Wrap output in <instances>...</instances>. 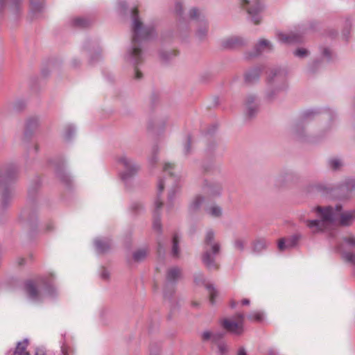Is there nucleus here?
Returning a JSON list of instances; mask_svg holds the SVG:
<instances>
[{
    "mask_svg": "<svg viewBox=\"0 0 355 355\" xmlns=\"http://www.w3.org/2000/svg\"><path fill=\"white\" fill-rule=\"evenodd\" d=\"M164 183L162 180H160L158 183L159 192L161 193L164 190Z\"/></svg>",
    "mask_w": 355,
    "mask_h": 355,
    "instance_id": "41",
    "label": "nucleus"
},
{
    "mask_svg": "<svg viewBox=\"0 0 355 355\" xmlns=\"http://www.w3.org/2000/svg\"><path fill=\"white\" fill-rule=\"evenodd\" d=\"M324 53L327 55L329 53V52H328V51L327 49H325L324 51Z\"/></svg>",
    "mask_w": 355,
    "mask_h": 355,
    "instance_id": "49",
    "label": "nucleus"
},
{
    "mask_svg": "<svg viewBox=\"0 0 355 355\" xmlns=\"http://www.w3.org/2000/svg\"><path fill=\"white\" fill-rule=\"evenodd\" d=\"M212 331H205L202 333V340L203 341L211 340Z\"/></svg>",
    "mask_w": 355,
    "mask_h": 355,
    "instance_id": "28",
    "label": "nucleus"
},
{
    "mask_svg": "<svg viewBox=\"0 0 355 355\" xmlns=\"http://www.w3.org/2000/svg\"><path fill=\"white\" fill-rule=\"evenodd\" d=\"M207 288L209 291V301L212 304H214L215 303V297H216L218 295L217 291L211 285L207 286Z\"/></svg>",
    "mask_w": 355,
    "mask_h": 355,
    "instance_id": "22",
    "label": "nucleus"
},
{
    "mask_svg": "<svg viewBox=\"0 0 355 355\" xmlns=\"http://www.w3.org/2000/svg\"><path fill=\"white\" fill-rule=\"evenodd\" d=\"M31 1V14L33 17H37V15L42 12L44 9V1L42 0Z\"/></svg>",
    "mask_w": 355,
    "mask_h": 355,
    "instance_id": "9",
    "label": "nucleus"
},
{
    "mask_svg": "<svg viewBox=\"0 0 355 355\" xmlns=\"http://www.w3.org/2000/svg\"><path fill=\"white\" fill-rule=\"evenodd\" d=\"M242 6H248L247 11L250 16L252 21L258 24L261 21L259 13L261 11L262 8L258 0H241Z\"/></svg>",
    "mask_w": 355,
    "mask_h": 355,
    "instance_id": "5",
    "label": "nucleus"
},
{
    "mask_svg": "<svg viewBox=\"0 0 355 355\" xmlns=\"http://www.w3.org/2000/svg\"><path fill=\"white\" fill-rule=\"evenodd\" d=\"M155 207L157 209H160L162 206V202L159 199H157L155 201Z\"/></svg>",
    "mask_w": 355,
    "mask_h": 355,
    "instance_id": "42",
    "label": "nucleus"
},
{
    "mask_svg": "<svg viewBox=\"0 0 355 355\" xmlns=\"http://www.w3.org/2000/svg\"><path fill=\"white\" fill-rule=\"evenodd\" d=\"M178 245L179 239L177 235H175L173 239L172 253L173 255L175 257H179L180 256V248Z\"/></svg>",
    "mask_w": 355,
    "mask_h": 355,
    "instance_id": "18",
    "label": "nucleus"
},
{
    "mask_svg": "<svg viewBox=\"0 0 355 355\" xmlns=\"http://www.w3.org/2000/svg\"><path fill=\"white\" fill-rule=\"evenodd\" d=\"M95 244L96 250L99 252H105L110 248V244L108 241H105L101 239L96 240L95 241Z\"/></svg>",
    "mask_w": 355,
    "mask_h": 355,
    "instance_id": "13",
    "label": "nucleus"
},
{
    "mask_svg": "<svg viewBox=\"0 0 355 355\" xmlns=\"http://www.w3.org/2000/svg\"><path fill=\"white\" fill-rule=\"evenodd\" d=\"M300 239V236L294 235L291 239L287 241V247L293 248L297 243L298 241Z\"/></svg>",
    "mask_w": 355,
    "mask_h": 355,
    "instance_id": "24",
    "label": "nucleus"
},
{
    "mask_svg": "<svg viewBox=\"0 0 355 355\" xmlns=\"http://www.w3.org/2000/svg\"><path fill=\"white\" fill-rule=\"evenodd\" d=\"M267 247V243L263 240L257 241L254 244V250L261 251Z\"/></svg>",
    "mask_w": 355,
    "mask_h": 355,
    "instance_id": "25",
    "label": "nucleus"
},
{
    "mask_svg": "<svg viewBox=\"0 0 355 355\" xmlns=\"http://www.w3.org/2000/svg\"><path fill=\"white\" fill-rule=\"evenodd\" d=\"M278 248L280 251H284V250L289 248V247H287V243H285L284 239H281L279 240Z\"/></svg>",
    "mask_w": 355,
    "mask_h": 355,
    "instance_id": "29",
    "label": "nucleus"
},
{
    "mask_svg": "<svg viewBox=\"0 0 355 355\" xmlns=\"http://www.w3.org/2000/svg\"><path fill=\"white\" fill-rule=\"evenodd\" d=\"M204 202V198L201 196H197L191 202L190 205V209L192 211L197 210L200 206L202 205V203Z\"/></svg>",
    "mask_w": 355,
    "mask_h": 355,
    "instance_id": "19",
    "label": "nucleus"
},
{
    "mask_svg": "<svg viewBox=\"0 0 355 355\" xmlns=\"http://www.w3.org/2000/svg\"><path fill=\"white\" fill-rule=\"evenodd\" d=\"M132 31L134 33L132 43L134 46L131 51V55L137 60L141 53V49L137 46V43L141 40L147 39L153 32V29L143 27L142 23L138 19L137 10L136 8L132 11Z\"/></svg>",
    "mask_w": 355,
    "mask_h": 355,
    "instance_id": "3",
    "label": "nucleus"
},
{
    "mask_svg": "<svg viewBox=\"0 0 355 355\" xmlns=\"http://www.w3.org/2000/svg\"><path fill=\"white\" fill-rule=\"evenodd\" d=\"M224 336V334L219 331L212 332L211 341L217 342Z\"/></svg>",
    "mask_w": 355,
    "mask_h": 355,
    "instance_id": "27",
    "label": "nucleus"
},
{
    "mask_svg": "<svg viewBox=\"0 0 355 355\" xmlns=\"http://www.w3.org/2000/svg\"><path fill=\"white\" fill-rule=\"evenodd\" d=\"M343 259L355 266V254L352 252H345L342 256Z\"/></svg>",
    "mask_w": 355,
    "mask_h": 355,
    "instance_id": "20",
    "label": "nucleus"
},
{
    "mask_svg": "<svg viewBox=\"0 0 355 355\" xmlns=\"http://www.w3.org/2000/svg\"><path fill=\"white\" fill-rule=\"evenodd\" d=\"M203 189L205 192L211 196L220 195L222 189L219 184L208 182L207 180L204 183Z\"/></svg>",
    "mask_w": 355,
    "mask_h": 355,
    "instance_id": "7",
    "label": "nucleus"
},
{
    "mask_svg": "<svg viewBox=\"0 0 355 355\" xmlns=\"http://www.w3.org/2000/svg\"><path fill=\"white\" fill-rule=\"evenodd\" d=\"M264 49H271V44L269 41L262 39L260 40L259 43L255 46V50L253 52H250L248 53L247 57L248 58H251L252 57L257 56L259 55L262 50Z\"/></svg>",
    "mask_w": 355,
    "mask_h": 355,
    "instance_id": "8",
    "label": "nucleus"
},
{
    "mask_svg": "<svg viewBox=\"0 0 355 355\" xmlns=\"http://www.w3.org/2000/svg\"><path fill=\"white\" fill-rule=\"evenodd\" d=\"M172 168H173V166L171 164H166L164 166V170L166 171Z\"/></svg>",
    "mask_w": 355,
    "mask_h": 355,
    "instance_id": "43",
    "label": "nucleus"
},
{
    "mask_svg": "<svg viewBox=\"0 0 355 355\" xmlns=\"http://www.w3.org/2000/svg\"><path fill=\"white\" fill-rule=\"evenodd\" d=\"M237 322L230 319H224L222 321V326L229 332L237 336L243 333V320L244 315L243 313H236L234 316Z\"/></svg>",
    "mask_w": 355,
    "mask_h": 355,
    "instance_id": "4",
    "label": "nucleus"
},
{
    "mask_svg": "<svg viewBox=\"0 0 355 355\" xmlns=\"http://www.w3.org/2000/svg\"><path fill=\"white\" fill-rule=\"evenodd\" d=\"M147 254V250L140 249L133 254V258L136 261H141L146 257Z\"/></svg>",
    "mask_w": 355,
    "mask_h": 355,
    "instance_id": "17",
    "label": "nucleus"
},
{
    "mask_svg": "<svg viewBox=\"0 0 355 355\" xmlns=\"http://www.w3.org/2000/svg\"><path fill=\"white\" fill-rule=\"evenodd\" d=\"M235 246L239 250H243L244 246L243 242L242 241L238 240L235 242Z\"/></svg>",
    "mask_w": 355,
    "mask_h": 355,
    "instance_id": "39",
    "label": "nucleus"
},
{
    "mask_svg": "<svg viewBox=\"0 0 355 355\" xmlns=\"http://www.w3.org/2000/svg\"><path fill=\"white\" fill-rule=\"evenodd\" d=\"M180 6H180V4H177V5H176V8L178 9V8H179V7L180 8Z\"/></svg>",
    "mask_w": 355,
    "mask_h": 355,
    "instance_id": "52",
    "label": "nucleus"
},
{
    "mask_svg": "<svg viewBox=\"0 0 355 355\" xmlns=\"http://www.w3.org/2000/svg\"><path fill=\"white\" fill-rule=\"evenodd\" d=\"M248 318L253 321H260L262 319V315L260 313L257 312L251 314Z\"/></svg>",
    "mask_w": 355,
    "mask_h": 355,
    "instance_id": "32",
    "label": "nucleus"
},
{
    "mask_svg": "<svg viewBox=\"0 0 355 355\" xmlns=\"http://www.w3.org/2000/svg\"><path fill=\"white\" fill-rule=\"evenodd\" d=\"M26 341L18 343L12 355H30L29 353L26 350Z\"/></svg>",
    "mask_w": 355,
    "mask_h": 355,
    "instance_id": "14",
    "label": "nucleus"
},
{
    "mask_svg": "<svg viewBox=\"0 0 355 355\" xmlns=\"http://www.w3.org/2000/svg\"><path fill=\"white\" fill-rule=\"evenodd\" d=\"M153 227L157 231H160L161 230V224H160L159 220H155L154 222Z\"/></svg>",
    "mask_w": 355,
    "mask_h": 355,
    "instance_id": "40",
    "label": "nucleus"
},
{
    "mask_svg": "<svg viewBox=\"0 0 355 355\" xmlns=\"http://www.w3.org/2000/svg\"><path fill=\"white\" fill-rule=\"evenodd\" d=\"M181 277V270L177 267H173L168 270L166 279L168 282H175Z\"/></svg>",
    "mask_w": 355,
    "mask_h": 355,
    "instance_id": "10",
    "label": "nucleus"
},
{
    "mask_svg": "<svg viewBox=\"0 0 355 355\" xmlns=\"http://www.w3.org/2000/svg\"><path fill=\"white\" fill-rule=\"evenodd\" d=\"M294 54L296 56L302 58L308 55V51L304 49H298L295 51Z\"/></svg>",
    "mask_w": 355,
    "mask_h": 355,
    "instance_id": "30",
    "label": "nucleus"
},
{
    "mask_svg": "<svg viewBox=\"0 0 355 355\" xmlns=\"http://www.w3.org/2000/svg\"><path fill=\"white\" fill-rule=\"evenodd\" d=\"M236 43V40L231 39L225 42V47L227 48H232L234 46L235 44Z\"/></svg>",
    "mask_w": 355,
    "mask_h": 355,
    "instance_id": "36",
    "label": "nucleus"
},
{
    "mask_svg": "<svg viewBox=\"0 0 355 355\" xmlns=\"http://www.w3.org/2000/svg\"><path fill=\"white\" fill-rule=\"evenodd\" d=\"M315 211L319 219L306 220V224L313 233L331 229L336 222L343 226L350 225L355 221V209L342 211L340 205L335 207H317Z\"/></svg>",
    "mask_w": 355,
    "mask_h": 355,
    "instance_id": "1",
    "label": "nucleus"
},
{
    "mask_svg": "<svg viewBox=\"0 0 355 355\" xmlns=\"http://www.w3.org/2000/svg\"><path fill=\"white\" fill-rule=\"evenodd\" d=\"M257 78L258 74L257 73L256 71L249 73L245 76L246 80L248 82H252L253 80L257 79Z\"/></svg>",
    "mask_w": 355,
    "mask_h": 355,
    "instance_id": "34",
    "label": "nucleus"
},
{
    "mask_svg": "<svg viewBox=\"0 0 355 355\" xmlns=\"http://www.w3.org/2000/svg\"><path fill=\"white\" fill-rule=\"evenodd\" d=\"M219 352L223 354H227L228 352V346L225 343H219L218 345Z\"/></svg>",
    "mask_w": 355,
    "mask_h": 355,
    "instance_id": "33",
    "label": "nucleus"
},
{
    "mask_svg": "<svg viewBox=\"0 0 355 355\" xmlns=\"http://www.w3.org/2000/svg\"><path fill=\"white\" fill-rule=\"evenodd\" d=\"M6 5L12 12L19 9V3L16 0H0V11L3 10Z\"/></svg>",
    "mask_w": 355,
    "mask_h": 355,
    "instance_id": "12",
    "label": "nucleus"
},
{
    "mask_svg": "<svg viewBox=\"0 0 355 355\" xmlns=\"http://www.w3.org/2000/svg\"><path fill=\"white\" fill-rule=\"evenodd\" d=\"M199 15V12L196 8H193L190 11V17L192 19H196Z\"/></svg>",
    "mask_w": 355,
    "mask_h": 355,
    "instance_id": "37",
    "label": "nucleus"
},
{
    "mask_svg": "<svg viewBox=\"0 0 355 355\" xmlns=\"http://www.w3.org/2000/svg\"><path fill=\"white\" fill-rule=\"evenodd\" d=\"M121 162L123 163L127 170H130V174H125V175L132 174L134 172H136L139 169L137 166L133 165L131 160L127 159L126 157L123 158Z\"/></svg>",
    "mask_w": 355,
    "mask_h": 355,
    "instance_id": "15",
    "label": "nucleus"
},
{
    "mask_svg": "<svg viewBox=\"0 0 355 355\" xmlns=\"http://www.w3.org/2000/svg\"><path fill=\"white\" fill-rule=\"evenodd\" d=\"M120 4L121 5L122 7H125V3H120Z\"/></svg>",
    "mask_w": 355,
    "mask_h": 355,
    "instance_id": "50",
    "label": "nucleus"
},
{
    "mask_svg": "<svg viewBox=\"0 0 355 355\" xmlns=\"http://www.w3.org/2000/svg\"><path fill=\"white\" fill-rule=\"evenodd\" d=\"M5 178H0V195L1 196L2 205L5 206L6 204L7 199L10 196V191L4 183Z\"/></svg>",
    "mask_w": 355,
    "mask_h": 355,
    "instance_id": "11",
    "label": "nucleus"
},
{
    "mask_svg": "<svg viewBox=\"0 0 355 355\" xmlns=\"http://www.w3.org/2000/svg\"><path fill=\"white\" fill-rule=\"evenodd\" d=\"M329 164L334 170L338 169L341 166V163L338 159L331 160L329 162Z\"/></svg>",
    "mask_w": 355,
    "mask_h": 355,
    "instance_id": "31",
    "label": "nucleus"
},
{
    "mask_svg": "<svg viewBox=\"0 0 355 355\" xmlns=\"http://www.w3.org/2000/svg\"><path fill=\"white\" fill-rule=\"evenodd\" d=\"M242 304L243 305H248L250 304V300L248 299H244L242 300Z\"/></svg>",
    "mask_w": 355,
    "mask_h": 355,
    "instance_id": "47",
    "label": "nucleus"
},
{
    "mask_svg": "<svg viewBox=\"0 0 355 355\" xmlns=\"http://www.w3.org/2000/svg\"><path fill=\"white\" fill-rule=\"evenodd\" d=\"M277 35L280 41L286 44L300 42L302 39V35L301 34L295 33H290L289 34L279 33Z\"/></svg>",
    "mask_w": 355,
    "mask_h": 355,
    "instance_id": "6",
    "label": "nucleus"
},
{
    "mask_svg": "<svg viewBox=\"0 0 355 355\" xmlns=\"http://www.w3.org/2000/svg\"><path fill=\"white\" fill-rule=\"evenodd\" d=\"M208 213L214 217H219L222 215V209L218 206H212L208 209Z\"/></svg>",
    "mask_w": 355,
    "mask_h": 355,
    "instance_id": "21",
    "label": "nucleus"
},
{
    "mask_svg": "<svg viewBox=\"0 0 355 355\" xmlns=\"http://www.w3.org/2000/svg\"><path fill=\"white\" fill-rule=\"evenodd\" d=\"M277 73H280V71H275V73H274V76H276Z\"/></svg>",
    "mask_w": 355,
    "mask_h": 355,
    "instance_id": "51",
    "label": "nucleus"
},
{
    "mask_svg": "<svg viewBox=\"0 0 355 355\" xmlns=\"http://www.w3.org/2000/svg\"><path fill=\"white\" fill-rule=\"evenodd\" d=\"M345 242L350 246H355V238L352 236L345 239Z\"/></svg>",
    "mask_w": 355,
    "mask_h": 355,
    "instance_id": "35",
    "label": "nucleus"
},
{
    "mask_svg": "<svg viewBox=\"0 0 355 355\" xmlns=\"http://www.w3.org/2000/svg\"><path fill=\"white\" fill-rule=\"evenodd\" d=\"M236 355H248L246 349L244 347H240L236 352Z\"/></svg>",
    "mask_w": 355,
    "mask_h": 355,
    "instance_id": "38",
    "label": "nucleus"
},
{
    "mask_svg": "<svg viewBox=\"0 0 355 355\" xmlns=\"http://www.w3.org/2000/svg\"><path fill=\"white\" fill-rule=\"evenodd\" d=\"M204 252L202 261L209 270H216L218 265L216 263V257L220 253L221 245L216 241L215 233L209 230L206 232L203 241Z\"/></svg>",
    "mask_w": 355,
    "mask_h": 355,
    "instance_id": "2",
    "label": "nucleus"
},
{
    "mask_svg": "<svg viewBox=\"0 0 355 355\" xmlns=\"http://www.w3.org/2000/svg\"><path fill=\"white\" fill-rule=\"evenodd\" d=\"M35 355H46V354L42 349H37Z\"/></svg>",
    "mask_w": 355,
    "mask_h": 355,
    "instance_id": "44",
    "label": "nucleus"
},
{
    "mask_svg": "<svg viewBox=\"0 0 355 355\" xmlns=\"http://www.w3.org/2000/svg\"><path fill=\"white\" fill-rule=\"evenodd\" d=\"M254 98L252 96H250L247 98L246 105L248 109V114L250 116H252L254 112H256V107L253 105Z\"/></svg>",
    "mask_w": 355,
    "mask_h": 355,
    "instance_id": "16",
    "label": "nucleus"
},
{
    "mask_svg": "<svg viewBox=\"0 0 355 355\" xmlns=\"http://www.w3.org/2000/svg\"><path fill=\"white\" fill-rule=\"evenodd\" d=\"M26 290L28 295L32 297H35L37 295V291L35 286L33 284H28L26 285Z\"/></svg>",
    "mask_w": 355,
    "mask_h": 355,
    "instance_id": "23",
    "label": "nucleus"
},
{
    "mask_svg": "<svg viewBox=\"0 0 355 355\" xmlns=\"http://www.w3.org/2000/svg\"><path fill=\"white\" fill-rule=\"evenodd\" d=\"M231 306L234 308L236 306V302L234 301L231 302Z\"/></svg>",
    "mask_w": 355,
    "mask_h": 355,
    "instance_id": "48",
    "label": "nucleus"
},
{
    "mask_svg": "<svg viewBox=\"0 0 355 355\" xmlns=\"http://www.w3.org/2000/svg\"><path fill=\"white\" fill-rule=\"evenodd\" d=\"M73 23L77 26L85 27L88 24V21L85 19L77 18L74 19Z\"/></svg>",
    "mask_w": 355,
    "mask_h": 355,
    "instance_id": "26",
    "label": "nucleus"
},
{
    "mask_svg": "<svg viewBox=\"0 0 355 355\" xmlns=\"http://www.w3.org/2000/svg\"><path fill=\"white\" fill-rule=\"evenodd\" d=\"M135 77L137 79L141 77V73L138 71V69H135Z\"/></svg>",
    "mask_w": 355,
    "mask_h": 355,
    "instance_id": "46",
    "label": "nucleus"
},
{
    "mask_svg": "<svg viewBox=\"0 0 355 355\" xmlns=\"http://www.w3.org/2000/svg\"><path fill=\"white\" fill-rule=\"evenodd\" d=\"M198 34L199 35L200 37H202L204 35H205L206 34V30H204L203 31H199L198 32Z\"/></svg>",
    "mask_w": 355,
    "mask_h": 355,
    "instance_id": "45",
    "label": "nucleus"
}]
</instances>
